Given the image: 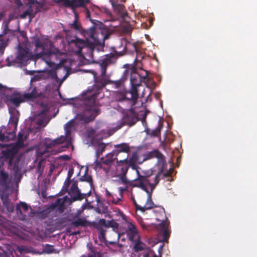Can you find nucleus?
Instances as JSON below:
<instances>
[{
	"instance_id": "f257e3e1",
	"label": "nucleus",
	"mask_w": 257,
	"mask_h": 257,
	"mask_svg": "<svg viewBox=\"0 0 257 257\" xmlns=\"http://www.w3.org/2000/svg\"><path fill=\"white\" fill-rule=\"evenodd\" d=\"M86 38V41L76 38L74 41L76 46L78 48V53H82V50L88 49L89 52L86 53L84 57H92L93 51L96 46L104 45V40L107 39L110 35L109 29L104 25L101 24L99 28L92 27L88 29H83L80 32Z\"/></svg>"
},
{
	"instance_id": "f03ea898",
	"label": "nucleus",
	"mask_w": 257,
	"mask_h": 257,
	"mask_svg": "<svg viewBox=\"0 0 257 257\" xmlns=\"http://www.w3.org/2000/svg\"><path fill=\"white\" fill-rule=\"evenodd\" d=\"M84 113H78L75 118L81 123H87L94 120L100 109L96 106L95 96L91 95L84 101Z\"/></svg>"
},
{
	"instance_id": "7ed1b4c3",
	"label": "nucleus",
	"mask_w": 257,
	"mask_h": 257,
	"mask_svg": "<svg viewBox=\"0 0 257 257\" xmlns=\"http://www.w3.org/2000/svg\"><path fill=\"white\" fill-rule=\"evenodd\" d=\"M136 171L138 174V177L135 179L132 183V186L140 188L146 193H149V191L147 188V186L149 185L151 187V191L153 192L156 185L160 181V175L161 173H159L155 178H153V182H152L150 178L141 175L139 170H137Z\"/></svg>"
},
{
	"instance_id": "20e7f679",
	"label": "nucleus",
	"mask_w": 257,
	"mask_h": 257,
	"mask_svg": "<svg viewBox=\"0 0 257 257\" xmlns=\"http://www.w3.org/2000/svg\"><path fill=\"white\" fill-rule=\"evenodd\" d=\"M130 81L132 87L129 93L132 95V97L134 99H137L138 98L139 94L137 87L141 86L142 82H144L146 85H148L149 83L153 82L152 79L148 77L147 71H146V74L143 76H141L140 74L136 72L132 73Z\"/></svg>"
},
{
	"instance_id": "39448f33",
	"label": "nucleus",
	"mask_w": 257,
	"mask_h": 257,
	"mask_svg": "<svg viewBox=\"0 0 257 257\" xmlns=\"http://www.w3.org/2000/svg\"><path fill=\"white\" fill-rule=\"evenodd\" d=\"M119 106L118 110L123 113V116L121 122L116 126V129L119 130L125 125H128L130 126L134 125L138 120V116L132 107H122L119 104Z\"/></svg>"
},
{
	"instance_id": "423d86ee",
	"label": "nucleus",
	"mask_w": 257,
	"mask_h": 257,
	"mask_svg": "<svg viewBox=\"0 0 257 257\" xmlns=\"http://www.w3.org/2000/svg\"><path fill=\"white\" fill-rule=\"evenodd\" d=\"M33 43L35 46L34 52L37 56L48 55L52 53L51 47L53 44L51 42L36 38Z\"/></svg>"
},
{
	"instance_id": "0eeeda50",
	"label": "nucleus",
	"mask_w": 257,
	"mask_h": 257,
	"mask_svg": "<svg viewBox=\"0 0 257 257\" xmlns=\"http://www.w3.org/2000/svg\"><path fill=\"white\" fill-rule=\"evenodd\" d=\"M117 156L112 151L111 153L108 154L105 157H102L99 161L96 160L95 162L94 169H103L106 173L109 171V168L113 162L117 160Z\"/></svg>"
},
{
	"instance_id": "6e6552de",
	"label": "nucleus",
	"mask_w": 257,
	"mask_h": 257,
	"mask_svg": "<svg viewBox=\"0 0 257 257\" xmlns=\"http://www.w3.org/2000/svg\"><path fill=\"white\" fill-rule=\"evenodd\" d=\"M160 212L162 214L163 217L162 218H157L158 221L160 222L158 225V229L160 232L162 233L163 238V241H167L170 234V232L168 230L169 221L166 216L164 208L161 209Z\"/></svg>"
},
{
	"instance_id": "1a4fd4ad",
	"label": "nucleus",
	"mask_w": 257,
	"mask_h": 257,
	"mask_svg": "<svg viewBox=\"0 0 257 257\" xmlns=\"http://www.w3.org/2000/svg\"><path fill=\"white\" fill-rule=\"evenodd\" d=\"M118 213L122 220L126 223L127 227V229H126V233L129 240L132 241H134L135 238L137 236L138 233L136 226L132 222L129 221L127 217L125 216L122 211L119 210Z\"/></svg>"
},
{
	"instance_id": "9d476101",
	"label": "nucleus",
	"mask_w": 257,
	"mask_h": 257,
	"mask_svg": "<svg viewBox=\"0 0 257 257\" xmlns=\"http://www.w3.org/2000/svg\"><path fill=\"white\" fill-rule=\"evenodd\" d=\"M56 3L64 2L65 4L72 9L78 7H83L85 8L86 16L87 18L90 17V11L85 8V5L89 3V0H59L54 1Z\"/></svg>"
},
{
	"instance_id": "9b49d317",
	"label": "nucleus",
	"mask_w": 257,
	"mask_h": 257,
	"mask_svg": "<svg viewBox=\"0 0 257 257\" xmlns=\"http://www.w3.org/2000/svg\"><path fill=\"white\" fill-rule=\"evenodd\" d=\"M115 100L118 102L117 104L118 109H119V104L122 107H132L136 104L137 99H134L131 94V98L127 97L123 93H119L116 94Z\"/></svg>"
},
{
	"instance_id": "f8f14e48",
	"label": "nucleus",
	"mask_w": 257,
	"mask_h": 257,
	"mask_svg": "<svg viewBox=\"0 0 257 257\" xmlns=\"http://www.w3.org/2000/svg\"><path fill=\"white\" fill-rule=\"evenodd\" d=\"M26 100L24 97V94L22 95L19 93H13L6 97V103L7 104H13L17 107L20 106L21 103L25 102Z\"/></svg>"
},
{
	"instance_id": "ddd939ff",
	"label": "nucleus",
	"mask_w": 257,
	"mask_h": 257,
	"mask_svg": "<svg viewBox=\"0 0 257 257\" xmlns=\"http://www.w3.org/2000/svg\"><path fill=\"white\" fill-rule=\"evenodd\" d=\"M68 192L73 201L82 200L84 199L85 194H82L80 192L78 187L77 183L76 181L72 183L70 190Z\"/></svg>"
},
{
	"instance_id": "4468645a",
	"label": "nucleus",
	"mask_w": 257,
	"mask_h": 257,
	"mask_svg": "<svg viewBox=\"0 0 257 257\" xmlns=\"http://www.w3.org/2000/svg\"><path fill=\"white\" fill-rule=\"evenodd\" d=\"M31 57V54L28 49L19 47L16 58L20 63H27Z\"/></svg>"
},
{
	"instance_id": "2eb2a0df",
	"label": "nucleus",
	"mask_w": 257,
	"mask_h": 257,
	"mask_svg": "<svg viewBox=\"0 0 257 257\" xmlns=\"http://www.w3.org/2000/svg\"><path fill=\"white\" fill-rule=\"evenodd\" d=\"M18 152V149L16 147H12L10 148H8L2 151V157L5 158V160H9V165H11L12 162Z\"/></svg>"
},
{
	"instance_id": "dca6fc26",
	"label": "nucleus",
	"mask_w": 257,
	"mask_h": 257,
	"mask_svg": "<svg viewBox=\"0 0 257 257\" xmlns=\"http://www.w3.org/2000/svg\"><path fill=\"white\" fill-rule=\"evenodd\" d=\"M115 60L116 57L113 54L110 53L105 56V57L101 60L100 62V67L102 74L105 73L108 65L113 63Z\"/></svg>"
},
{
	"instance_id": "f3484780",
	"label": "nucleus",
	"mask_w": 257,
	"mask_h": 257,
	"mask_svg": "<svg viewBox=\"0 0 257 257\" xmlns=\"http://www.w3.org/2000/svg\"><path fill=\"white\" fill-rule=\"evenodd\" d=\"M30 87L32 88L31 91L24 94V97L26 100L33 101L43 95L42 92L36 86H33L32 84H30Z\"/></svg>"
},
{
	"instance_id": "a211bd4d",
	"label": "nucleus",
	"mask_w": 257,
	"mask_h": 257,
	"mask_svg": "<svg viewBox=\"0 0 257 257\" xmlns=\"http://www.w3.org/2000/svg\"><path fill=\"white\" fill-rule=\"evenodd\" d=\"M67 139L66 136H61L60 137L53 140L50 139H45V147L47 149H49L64 143Z\"/></svg>"
},
{
	"instance_id": "6ab92c4d",
	"label": "nucleus",
	"mask_w": 257,
	"mask_h": 257,
	"mask_svg": "<svg viewBox=\"0 0 257 257\" xmlns=\"http://www.w3.org/2000/svg\"><path fill=\"white\" fill-rule=\"evenodd\" d=\"M128 156L129 154L125 155L123 159H120V162L126 163L133 170H138V167L136 165V163L139 159L137 153L136 152L133 153L129 159H128Z\"/></svg>"
},
{
	"instance_id": "aec40b11",
	"label": "nucleus",
	"mask_w": 257,
	"mask_h": 257,
	"mask_svg": "<svg viewBox=\"0 0 257 257\" xmlns=\"http://www.w3.org/2000/svg\"><path fill=\"white\" fill-rule=\"evenodd\" d=\"M86 225V221L83 219L78 218L76 220L72 221L70 225V227L67 229V231L69 233L70 235H74L80 233V231H71V229L73 227H78L80 226H85Z\"/></svg>"
},
{
	"instance_id": "412c9836",
	"label": "nucleus",
	"mask_w": 257,
	"mask_h": 257,
	"mask_svg": "<svg viewBox=\"0 0 257 257\" xmlns=\"http://www.w3.org/2000/svg\"><path fill=\"white\" fill-rule=\"evenodd\" d=\"M115 150L113 151L116 154L117 157L121 153H124L126 155H128L131 152V149L129 145L127 143H121L114 146Z\"/></svg>"
},
{
	"instance_id": "4be33fe9",
	"label": "nucleus",
	"mask_w": 257,
	"mask_h": 257,
	"mask_svg": "<svg viewBox=\"0 0 257 257\" xmlns=\"http://www.w3.org/2000/svg\"><path fill=\"white\" fill-rule=\"evenodd\" d=\"M152 192L149 191L148 197L147 201L144 206H141L138 204H136V209L137 210H140L142 212H145L146 210L151 209L154 207L155 204L152 199Z\"/></svg>"
},
{
	"instance_id": "5701e85b",
	"label": "nucleus",
	"mask_w": 257,
	"mask_h": 257,
	"mask_svg": "<svg viewBox=\"0 0 257 257\" xmlns=\"http://www.w3.org/2000/svg\"><path fill=\"white\" fill-rule=\"evenodd\" d=\"M8 178V173L1 170L0 171V191H6L9 188Z\"/></svg>"
},
{
	"instance_id": "b1692460",
	"label": "nucleus",
	"mask_w": 257,
	"mask_h": 257,
	"mask_svg": "<svg viewBox=\"0 0 257 257\" xmlns=\"http://www.w3.org/2000/svg\"><path fill=\"white\" fill-rule=\"evenodd\" d=\"M10 113L11 114V116L9 122V125L13 126L14 127L15 130H16L19 121V116L20 115L19 111L16 109H14L13 110H10Z\"/></svg>"
},
{
	"instance_id": "393cba45",
	"label": "nucleus",
	"mask_w": 257,
	"mask_h": 257,
	"mask_svg": "<svg viewBox=\"0 0 257 257\" xmlns=\"http://www.w3.org/2000/svg\"><path fill=\"white\" fill-rule=\"evenodd\" d=\"M116 162L117 164L116 168V171L118 174L117 176L123 175V177L126 175L130 166L126 163L121 162L120 159L119 160H117Z\"/></svg>"
},
{
	"instance_id": "a878e982",
	"label": "nucleus",
	"mask_w": 257,
	"mask_h": 257,
	"mask_svg": "<svg viewBox=\"0 0 257 257\" xmlns=\"http://www.w3.org/2000/svg\"><path fill=\"white\" fill-rule=\"evenodd\" d=\"M29 208V205L24 202H20L17 205L16 211L18 215L21 217V219L24 220L26 217V215L23 213L21 208L23 209L24 212H26L28 211Z\"/></svg>"
},
{
	"instance_id": "bb28decb",
	"label": "nucleus",
	"mask_w": 257,
	"mask_h": 257,
	"mask_svg": "<svg viewBox=\"0 0 257 257\" xmlns=\"http://www.w3.org/2000/svg\"><path fill=\"white\" fill-rule=\"evenodd\" d=\"M156 158L159 162H163L164 160V155L158 150H154L149 152L145 155V160Z\"/></svg>"
},
{
	"instance_id": "cd10ccee",
	"label": "nucleus",
	"mask_w": 257,
	"mask_h": 257,
	"mask_svg": "<svg viewBox=\"0 0 257 257\" xmlns=\"http://www.w3.org/2000/svg\"><path fill=\"white\" fill-rule=\"evenodd\" d=\"M94 226L99 232H106V220L104 219H100L97 222L94 223Z\"/></svg>"
},
{
	"instance_id": "c85d7f7f",
	"label": "nucleus",
	"mask_w": 257,
	"mask_h": 257,
	"mask_svg": "<svg viewBox=\"0 0 257 257\" xmlns=\"http://www.w3.org/2000/svg\"><path fill=\"white\" fill-rule=\"evenodd\" d=\"M143 251L142 253L139 254V256H142L143 257H162L161 254L158 256L153 250L149 249L148 247L145 248Z\"/></svg>"
},
{
	"instance_id": "c756f323",
	"label": "nucleus",
	"mask_w": 257,
	"mask_h": 257,
	"mask_svg": "<svg viewBox=\"0 0 257 257\" xmlns=\"http://www.w3.org/2000/svg\"><path fill=\"white\" fill-rule=\"evenodd\" d=\"M119 224L113 219L106 221V228H112V230L119 234L118 229Z\"/></svg>"
},
{
	"instance_id": "7c9ffc66",
	"label": "nucleus",
	"mask_w": 257,
	"mask_h": 257,
	"mask_svg": "<svg viewBox=\"0 0 257 257\" xmlns=\"http://www.w3.org/2000/svg\"><path fill=\"white\" fill-rule=\"evenodd\" d=\"M9 39H3V36L0 35V56H2L6 48L8 45Z\"/></svg>"
},
{
	"instance_id": "2f4dec72",
	"label": "nucleus",
	"mask_w": 257,
	"mask_h": 257,
	"mask_svg": "<svg viewBox=\"0 0 257 257\" xmlns=\"http://www.w3.org/2000/svg\"><path fill=\"white\" fill-rule=\"evenodd\" d=\"M58 207L60 212H62L64 210V202H62L60 199H58L51 206L52 209Z\"/></svg>"
},
{
	"instance_id": "473e14b6",
	"label": "nucleus",
	"mask_w": 257,
	"mask_h": 257,
	"mask_svg": "<svg viewBox=\"0 0 257 257\" xmlns=\"http://www.w3.org/2000/svg\"><path fill=\"white\" fill-rule=\"evenodd\" d=\"M112 5L114 10L117 12L119 14H122L124 10V6L123 5L117 4L116 2H113L112 3Z\"/></svg>"
},
{
	"instance_id": "72a5a7b5",
	"label": "nucleus",
	"mask_w": 257,
	"mask_h": 257,
	"mask_svg": "<svg viewBox=\"0 0 257 257\" xmlns=\"http://www.w3.org/2000/svg\"><path fill=\"white\" fill-rule=\"evenodd\" d=\"M161 129V127L160 126H158L155 129L152 130L151 132L150 131V130H148L147 131V133L148 135H149V136H150L151 137H158L159 136H160Z\"/></svg>"
},
{
	"instance_id": "f704fd0d",
	"label": "nucleus",
	"mask_w": 257,
	"mask_h": 257,
	"mask_svg": "<svg viewBox=\"0 0 257 257\" xmlns=\"http://www.w3.org/2000/svg\"><path fill=\"white\" fill-rule=\"evenodd\" d=\"M110 83L112 84L115 88L121 89L124 85V81L122 79H120L118 80L110 81Z\"/></svg>"
},
{
	"instance_id": "c9c22d12",
	"label": "nucleus",
	"mask_w": 257,
	"mask_h": 257,
	"mask_svg": "<svg viewBox=\"0 0 257 257\" xmlns=\"http://www.w3.org/2000/svg\"><path fill=\"white\" fill-rule=\"evenodd\" d=\"M146 247L145 244L140 241H138L135 243L133 248L135 252H139L143 251Z\"/></svg>"
},
{
	"instance_id": "e433bc0d",
	"label": "nucleus",
	"mask_w": 257,
	"mask_h": 257,
	"mask_svg": "<svg viewBox=\"0 0 257 257\" xmlns=\"http://www.w3.org/2000/svg\"><path fill=\"white\" fill-rule=\"evenodd\" d=\"M70 25V28L74 29L76 32H80V31H82V28L81 27V25H80V23L78 22L76 18L74 21L73 23L71 24Z\"/></svg>"
},
{
	"instance_id": "4c0bfd02",
	"label": "nucleus",
	"mask_w": 257,
	"mask_h": 257,
	"mask_svg": "<svg viewBox=\"0 0 257 257\" xmlns=\"http://www.w3.org/2000/svg\"><path fill=\"white\" fill-rule=\"evenodd\" d=\"M105 148L106 146L103 143H101L98 145L96 151V156L97 157V159H98L99 156L104 151Z\"/></svg>"
},
{
	"instance_id": "58836bf2",
	"label": "nucleus",
	"mask_w": 257,
	"mask_h": 257,
	"mask_svg": "<svg viewBox=\"0 0 257 257\" xmlns=\"http://www.w3.org/2000/svg\"><path fill=\"white\" fill-rule=\"evenodd\" d=\"M9 32L13 33L14 31H13L9 28V22H8L6 24V25L4 27V28L3 29L2 34H0V35L3 36V39H9L8 38H7L6 36V35L7 34H8Z\"/></svg>"
},
{
	"instance_id": "ea45409f",
	"label": "nucleus",
	"mask_w": 257,
	"mask_h": 257,
	"mask_svg": "<svg viewBox=\"0 0 257 257\" xmlns=\"http://www.w3.org/2000/svg\"><path fill=\"white\" fill-rule=\"evenodd\" d=\"M74 125V120H71L69 121H68L67 123H66L65 125V130L66 133V136H68V135H70L71 134V131L70 128H71L72 127H73Z\"/></svg>"
},
{
	"instance_id": "a19ab883",
	"label": "nucleus",
	"mask_w": 257,
	"mask_h": 257,
	"mask_svg": "<svg viewBox=\"0 0 257 257\" xmlns=\"http://www.w3.org/2000/svg\"><path fill=\"white\" fill-rule=\"evenodd\" d=\"M87 257H102V254L100 252L96 251L92 248L88 253Z\"/></svg>"
},
{
	"instance_id": "79ce46f5",
	"label": "nucleus",
	"mask_w": 257,
	"mask_h": 257,
	"mask_svg": "<svg viewBox=\"0 0 257 257\" xmlns=\"http://www.w3.org/2000/svg\"><path fill=\"white\" fill-rule=\"evenodd\" d=\"M86 135L89 139L92 140H94L95 137V130L92 128L88 129L86 132Z\"/></svg>"
},
{
	"instance_id": "37998d69",
	"label": "nucleus",
	"mask_w": 257,
	"mask_h": 257,
	"mask_svg": "<svg viewBox=\"0 0 257 257\" xmlns=\"http://www.w3.org/2000/svg\"><path fill=\"white\" fill-rule=\"evenodd\" d=\"M80 180L82 181H85L89 183L91 186L92 185V178L90 175H84L80 178Z\"/></svg>"
},
{
	"instance_id": "c03bdc74",
	"label": "nucleus",
	"mask_w": 257,
	"mask_h": 257,
	"mask_svg": "<svg viewBox=\"0 0 257 257\" xmlns=\"http://www.w3.org/2000/svg\"><path fill=\"white\" fill-rule=\"evenodd\" d=\"M0 196L4 205L6 206H8L9 203L8 196L6 194H4V193H0Z\"/></svg>"
},
{
	"instance_id": "a18cd8bd",
	"label": "nucleus",
	"mask_w": 257,
	"mask_h": 257,
	"mask_svg": "<svg viewBox=\"0 0 257 257\" xmlns=\"http://www.w3.org/2000/svg\"><path fill=\"white\" fill-rule=\"evenodd\" d=\"M44 250L45 252L47 253H52L54 250V246L47 244L45 245V246L44 248Z\"/></svg>"
},
{
	"instance_id": "49530a36",
	"label": "nucleus",
	"mask_w": 257,
	"mask_h": 257,
	"mask_svg": "<svg viewBox=\"0 0 257 257\" xmlns=\"http://www.w3.org/2000/svg\"><path fill=\"white\" fill-rule=\"evenodd\" d=\"M70 145L71 143L70 142H67L65 145L62 146L60 147H59L58 150L57 151L56 153H58L65 151L66 149L69 148Z\"/></svg>"
},
{
	"instance_id": "de8ad7c7",
	"label": "nucleus",
	"mask_w": 257,
	"mask_h": 257,
	"mask_svg": "<svg viewBox=\"0 0 257 257\" xmlns=\"http://www.w3.org/2000/svg\"><path fill=\"white\" fill-rule=\"evenodd\" d=\"M71 180L66 179L64 182L63 189L62 190L63 191H65V192L68 191V188L70 184Z\"/></svg>"
},
{
	"instance_id": "09e8293b",
	"label": "nucleus",
	"mask_w": 257,
	"mask_h": 257,
	"mask_svg": "<svg viewBox=\"0 0 257 257\" xmlns=\"http://www.w3.org/2000/svg\"><path fill=\"white\" fill-rule=\"evenodd\" d=\"M41 76L40 75H35L31 79L30 84H32V82L39 81L41 79Z\"/></svg>"
},
{
	"instance_id": "8fccbe9b",
	"label": "nucleus",
	"mask_w": 257,
	"mask_h": 257,
	"mask_svg": "<svg viewBox=\"0 0 257 257\" xmlns=\"http://www.w3.org/2000/svg\"><path fill=\"white\" fill-rule=\"evenodd\" d=\"M127 190H128V187L127 186H126L125 187H119L118 188V190L120 192V195L121 198L122 197V193L124 192L127 191Z\"/></svg>"
},
{
	"instance_id": "3c124183",
	"label": "nucleus",
	"mask_w": 257,
	"mask_h": 257,
	"mask_svg": "<svg viewBox=\"0 0 257 257\" xmlns=\"http://www.w3.org/2000/svg\"><path fill=\"white\" fill-rule=\"evenodd\" d=\"M23 137H24V134L23 133L19 132L18 134V143H23L24 141L23 139Z\"/></svg>"
},
{
	"instance_id": "603ef678",
	"label": "nucleus",
	"mask_w": 257,
	"mask_h": 257,
	"mask_svg": "<svg viewBox=\"0 0 257 257\" xmlns=\"http://www.w3.org/2000/svg\"><path fill=\"white\" fill-rule=\"evenodd\" d=\"M73 173H74L73 169L72 168H70L68 170V172L67 173V177L66 179L71 180V178L72 176L73 175Z\"/></svg>"
},
{
	"instance_id": "864d4df0",
	"label": "nucleus",
	"mask_w": 257,
	"mask_h": 257,
	"mask_svg": "<svg viewBox=\"0 0 257 257\" xmlns=\"http://www.w3.org/2000/svg\"><path fill=\"white\" fill-rule=\"evenodd\" d=\"M105 232H99L98 238L100 240L103 241L105 239Z\"/></svg>"
},
{
	"instance_id": "5fc2aeb1",
	"label": "nucleus",
	"mask_w": 257,
	"mask_h": 257,
	"mask_svg": "<svg viewBox=\"0 0 257 257\" xmlns=\"http://www.w3.org/2000/svg\"><path fill=\"white\" fill-rule=\"evenodd\" d=\"M118 177H119L123 184H126L128 183V181L126 179V175L124 176L123 177V175H118Z\"/></svg>"
},
{
	"instance_id": "6e6d98bb",
	"label": "nucleus",
	"mask_w": 257,
	"mask_h": 257,
	"mask_svg": "<svg viewBox=\"0 0 257 257\" xmlns=\"http://www.w3.org/2000/svg\"><path fill=\"white\" fill-rule=\"evenodd\" d=\"M30 15V12L29 10L25 11L21 15V18L24 19L27 16Z\"/></svg>"
},
{
	"instance_id": "4d7b16f0",
	"label": "nucleus",
	"mask_w": 257,
	"mask_h": 257,
	"mask_svg": "<svg viewBox=\"0 0 257 257\" xmlns=\"http://www.w3.org/2000/svg\"><path fill=\"white\" fill-rule=\"evenodd\" d=\"M162 208H161L159 209V210L156 211V212L158 213V214H156V219H157V218H162L163 217V216H162V214L160 212V209H162ZM156 220H158L157 219H156Z\"/></svg>"
},
{
	"instance_id": "13d9d810",
	"label": "nucleus",
	"mask_w": 257,
	"mask_h": 257,
	"mask_svg": "<svg viewBox=\"0 0 257 257\" xmlns=\"http://www.w3.org/2000/svg\"><path fill=\"white\" fill-rule=\"evenodd\" d=\"M5 92V89L3 86L0 84V96H1Z\"/></svg>"
},
{
	"instance_id": "bf43d9fd",
	"label": "nucleus",
	"mask_w": 257,
	"mask_h": 257,
	"mask_svg": "<svg viewBox=\"0 0 257 257\" xmlns=\"http://www.w3.org/2000/svg\"><path fill=\"white\" fill-rule=\"evenodd\" d=\"M48 212L46 211L41 212L42 216H43V218H46L48 217Z\"/></svg>"
},
{
	"instance_id": "052dcab7",
	"label": "nucleus",
	"mask_w": 257,
	"mask_h": 257,
	"mask_svg": "<svg viewBox=\"0 0 257 257\" xmlns=\"http://www.w3.org/2000/svg\"><path fill=\"white\" fill-rule=\"evenodd\" d=\"M82 194H85V196L84 197V198H86V197L89 196L91 194V190H89V191L88 193H82Z\"/></svg>"
},
{
	"instance_id": "680f3d73",
	"label": "nucleus",
	"mask_w": 257,
	"mask_h": 257,
	"mask_svg": "<svg viewBox=\"0 0 257 257\" xmlns=\"http://www.w3.org/2000/svg\"><path fill=\"white\" fill-rule=\"evenodd\" d=\"M121 200V199L120 198H118L117 200H115L114 198L112 200V202L115 204H116L118 203V202Z\"/></svg>"
},
{
	"instance_id": "e2e57ef3",
	"label": "nucleus",
	"mask_w": 257,
	"mask_h": 257,
	"mask_svg": "<svg viewBox=\"0 0 257 257\" xmlns=\"http://www.w3.org/2000/svg\"><path fill=\"white\" fill-rule=\"evenodd\" d=\"M5 139V135L2 133H0V140L4 141Z\"/></svg>"
},
{
	"instance_id": "0e129e2a",
	"label": "nucleus",
	"mask_w": 257,
	"mask_h": 257,
	"mask_svg": "<svg viewBox=\"0 0 257 257\" xmlns=\"http://www.w3.org/2000/svg\"><path fill=\"white\" fill-rule=\"evenodd\" d=\"M15 3L19 6L22 5V3L21 2V0H14Z\"/></svg>"
},
{
	"instance_id": "69168bd1",
	"label": "nucleus",
	"mask_w": 257,
	"mask_h": 257,
	"mask_svg": "<svg viewBox=\"0 0 257 257\" xmlns=\"http://www.w3.org/2000/svg\"><path fill=\"white\" fill-rule=\"evenodd\" d=\"M91 9L92 10V11H94V10H99V9L97 7L95 6H93V7H92L91 8Z\"/></svg>"
},
{
	"instance_id": "338daca9",
	"label": "nucleus",
	"mask_w": 257,
	"mask_h": 257,
	"mask_svg": "<svg viewBox=\"0 0 257 257\" xmlns=\"http://www.w3.org/2000/svg\"><path fill=\"white\" fill-rule=\"evenodd\" d=\"M157 175H158V174H157ZM156 176V175H155L154 176L153 175H151V176H147V177H148V178H151V182H153V178H155V177Z\"/></svg>"
},
{
	"instance_id": "774afa93",
	"label": "nucleus",
	"mask_w": 257,
	"mask_h": 257,
	"mask_svg": "<svg viewBox=\"0 0 257 257\" xmlns=\"http://www.w3.org/2000/svg\"><path fill=\"white\" fill-rule=\"evenodd\" d=\"M106 194L108 197L111 196V193L107 190L106 191Z\"/></svg>"
}]
</instances>
